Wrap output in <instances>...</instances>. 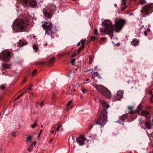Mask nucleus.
<instances>
[{
    "label": "nucleus",
    "mask_w": 153,
    "mask_h": 153,
    "mask_svg": "<svg viewBox=\"0 0 153 153\" xmlns=\"http://www.w3.org/2000/svg\"><path fill=\"white\" fill-rule=\"evenodd\" d=\"M33 139V137L31 136H28L26 140V141L27 143H29Z\"/></svg>",
    "instance_id": "obj_21"
},
{
    "label": "nucleus",
    "mask_w": 153,
    "mask_h": 153,
    "mask_svg": "<svg viewBox=\"0 0 153 153\" xmlns=\"http://www.w3.org/2000/svg\"><path fill=\"white\" fill-rule=\"evenodd\" d=\"M51 132L52 133H53L54 132V131L53 130H51Z\"/></svg>",
    "instance_id": "obj_51"
},
{
    "label": "nucleus",
    "mask_w": 153,
    "mask_h": 153,
    "mask_svg": "<svg viewBox=\"0 0 153 153\" xmlns=\"http://www.w3.org/2000/svg\"><path fill=\"white\" fill-rule=\"evenodd\" d=\"M33 49L35 50L36 49V51L37 49L38 48V47L35 45H34L33 46Z\"/></svg>",
    "instance_id": "obj_32"
},
{
    "label": "nucleus",
    "mask_w": 153,
    "mask_h": 153,
    "mask_svg": "<svg viewBox=\"0 0 153 153\" xmlns=\"http://www.w3.org/2000/svg\"><path fill=\"white\" fill-rule=\"evenodd\" d=\"M36 141H34L33 142V143L32 144H33V145H35L36 144Z\"/></svg>",
    "instance_id": "obj_45"
},
{
    "label": "nucleus",
    "mask_w": 153,
    "mask_h": 153,
    "mask_svg": "<svg viewBox=\"0 0 153 153\" xmlns=\"http://www.w3.org/2000/svg\"><path fill=\"white\" fill-rule=\"evenodd\" d=\"M25 45V44H24L23 43V44H22V45Z\"/></svg>",
    "instance_id": "obj_58"
},
{
    "label": "nucleus",
    "mask_w": 153,
    "mask_h": 153,
    "mask_svg": "<svg viewBox=\"0 0 153 153\" xmlns=\"http://www.w3.org/2000/svg\"><path fill=\"white\" fill-rule=\"evenodd\" d=\"M22 95H23V94H22H22H21L19 96H20H20H22Z\"/></svg>",
    "instance_id": "obj_54"
},
{
    "label": "nucleus",
    "mask_w": 153,
    "mask_h": 153,
    "mask_svg": "<svg viewBox=\"0 0 153 153\" xmlns=\"http://www.w3.org/2000/svg\"><path fill=\"white\" fill-rule=\"evenodd\" d=\"M128 109L130 111V113L131 114H134L135 113L136 111H133V107L131 106H129L128 107Z\"/></svg>",
    "instance_id": "obj_14"
},
{
    "label": "nucleus",
    "mask_w": 153,
    "mask_h": 153,
    "mask_svg": "<svg viewBox=\"0 0 153 153\" xmlns=\"http://www.w3.org/2000/svg\"><path fill=\"white\" fill-rule=\"evenodd\" d=\"M1 89H4V88H5V87L3 85H1Z\"/></svg>",
    "instance_id": "obj_40"
},
{
    "label": "nucleus",
    "mask_w": 153,
    "mask_h": 153,
    "mask_svg": "<svg viewBox=\"0 0 153 153\" xmlns=\"http://www.w3.org/2000/svg\"><path fill=\"white\" fill-rule=\"evenodd\" d=\"M36 69H35L34 70V71H33V75H34L35 74H36Z\"/></svg>",
    "instance_id": "obj_35"
},
{
    "label": "nucleus",
    "mask_w": 153,
    "mask_h": 153,
    "mask_svg": "<svg viewBox=\"0 0 153 153\" xmlns=\"http://www.w3.org/2000/svg\"><path fill=\"white\" fill-rule=\"evenodd\" d=\"M81 42H82V46H80L78 49V51L81 50L83 48H84V40H81Z\"/></svg>",
    "instance_id": "obj_18"
},
{
    "label": "nucleus",
    "mask_w": 153,
    "mask_h": 153,
    "mask_svg": "<svg viewBox=\"0 0 153 153\" xmlns=\"http://www.w3.org/2000/svg\"><path fill=\"white\" fill-rule=\"evenodd\" d=\"M114 5H115V6H117V4H114Z\"/></svg>",
    "instance_id": "obj_56"
},
{
    "label": "nucleus",
    "mask_w": 153,
    "mask_h": 153,
    "mask_svg": "<svg viewBox=\"0 0 153 153\" xmlns=\"http://www.w3.org/2000/svg\"><path fill=\"white\" fill-rule=\"evenodd\" d=\"M10 52L9 51H6L4 53L3 56H1V59L6 60L10 58Z\"/></svg>",
    "instance_id": "obj_11"
},
{
    "label": "nucleus",
    "mask_w": 153,
    "mask_h": 153,
    "mask_svg": "<svg viewBox=\"0 0 153 153\" xmlns=\"http://www.w3.org/2000/svg\"><path fill=\"white\" fill-rule=\"evenodd\" d=\"M125 120L123 117H120L118 121L116 122L120 124H123L124 123Z\"/></svg>",
    "instance_id": "obj_12"
},
{
    "label": "nucleus",
    "mask_w": 153,
    "mask_h": 153,
    "mask_svg": "<svg viewBox=\"0 0 153 153\" xmlns=\"http://www.w3.org/2000/svg\"><path fill=\"white\" fill-rule=\"evenodd\" d=\"M45 45H47V44H45Z\"/></svg>",
    "instance_id": "obj_60"
},
{
    "label": "nucleus",
    "mask_w": 153,
    "mask_h": 153,
    "mask_svg": "<svg viewBox=\"0 0 153 153\" xmlns=\"http://www.w3.org/2000/svg\"><path fill=\"white\" fill-rule=\"evenodd\" d=\"M144 34L145 36H146L147 35V33L146 31H145L144 32Z\"/></svg>",
    "instance_id": "obj_43"
},
{
    "label": "nucleus",
    "mask_w": 153,
    "mask_h": 153,
    "mask_svg": "<svg viewBox=\"0 0 153 153\" xmlns=\"http://www.w3.org/2000/svg\"><path fill=\"white\" fill-rule=\"evenodd\" d=\"M75 61V60L74 59L71 62V63L72 65H74V62Z\"/></svg>",
    "instance_id": "obj_33"
},
{
    "label": "nucleus",
    "mask_w": 153,
    "mask_h": 153,
    "mask_svg": "<svg viewBox=\"0 0 153 153\" xmlns=\"http://www.w3.org/2000/svg\"><path fill=\"white\" fill-rule=\"evenodd\" d=\"M152 121H153V119H152Z\"/></svg>",
    "instance_id": "obj_62"
},
{
    "label": "nucleus",
    "mask_w": 153,
    "mask_h": 153,
    "mask_svg": "<svg viewBox=\"0 0 153 153\" xmlns=\"http://www.w3.org/2000/svg\"><path fill=\"white\" fill-rule=\"evenodd\" d=\"M36 125H31V127L32 128H34L36 127Z\"/></svg>",
    "instance_id": "obj_42"
},
{
    "label": "nucleus",
    "mask_w": 153,
    "mask_h": 153,
    "mask_svg": "<svg viewBox=\"0 0 153 153\" xmlns=\"http://www.w3.org/2000/svg\"><path fill=\"white\" fill-rule=\"evenodd\" d=\"M33 144H31V145L28 148V151L30 152H31L32 151L33 148Z\"/></svg>",
    "instance_id": "obj_22"
},
{
    "label": "nucleus",
    "mask_w": 153,
    "mask_h": 153,
    "mask_svg": "<svg viewBox=\"0 0 153 153\" xmlns=\"http://www.w3.org/2000/svg\"><path fill=\"white\" fill-rule=\"evenodd\" d=\"M91 70L94 73H96V75L98 76V77H99V75L98 73V72H96V71H94L93 70V68H92L91 69Z\"/></svg>",
    "instance_id": "obj_28"
},
{
    "label": "nucleus",
    "mask_w": 153,
    "mask_h": 153,
    "mask_svg": "<svg viewBox=\"0 0 153 153\" xmlns=\"http://www.w3.org/2000/svg\"><path fill=\"white\" fill-rule=\"evenodd\" d=\"M139 42V41L136 39H134L131 42L132 44L134 46H136Z\"/></svg>",
    "instance_id": "obj_15"
},
{
    "label": "nucleus",
    "mask_w": 153,
    "mask_h": 153,
    "mask_svg": "<svg viewBox=\"0 0 153 153\" xmlns=\"http://www.w3.org/2000/svg\"><path fill=\"white\" fill-rule=\"evenodd\" d=\"M24 25L23 21L21 19L15 20L13 22V30H15L16 28L18 29H22L24 27Z\"/></svg>",
    "instance_id": "obj_7"
},
{
    "label": "nucleus",
    "mask_w": 153,
    "mask_h": 153,
    "mask_svg": "<svg viewBox=\"0 0 153 153\" xmlns=\"http://www.w3.org/2000/svg\"><path fill=\"white\" fill-rule=\"evenodd\" d=\"M94 33L95 34L97 35L98 30L97 29H95L94 30Z\"/></svg>",
    "instance_id": "obj_30"
},
{
    "label": "nucleus",
    "mask_w": 153,
    "mask_h": 153,
    "mask_svg": "<svg viewBox=\"0 0 153 153\" xmlns=\"http://www.w3.org/2000/svg\"><path fill=\"white\" fill-rule=\"evenodd\" d=\"M76 141L79 145L82 146L85 143L86 139L84 136L81 135L76 138Z\"/></svg>",
    "instance_id": "obj_8"
},
{
    "label": "nucleus",
    "mask_w": 153,
    "mask_h": 153,
    "mask_svg": "<svg viewBox=\"0 0 153 153\" xmlns=\"http://www.w3.org/2000/svg\"><path fill=\"white\" fill-rule=\"evenodd\" d=\"M89 80V79H86V81H88Z\"/></svg>",
    "instance_id": "obj_52"
},
{
    "label": "nucleus",
    "mask_w": 153,
    "mask_h": 153,
    "mask_svg": "<svg viewBox=\"0 0 153 153\" xmlns=\"http://www.w3.org/2000/svg\"><path fill=\"white\" fill-rule=\"evenodd\" d=\"M36 37V36H33V38L35 39Z\"/></svg>",
    "instance_id": "obj_55"
},
{
    "label": "nucleus",
    "mask_w": 153,
    "mask_h": 153,
    "mask_svg": "<svg viewBox=\"0 0 153 153\" xmlns=\"http://www.w3.org/2000/svg\"><path fill=\"white\" fill-rule=\"evenodd\" d=\"M149 114V113L146 111H142L141 115L142 116H144L145 117H147V115Z\"/></svg>",
    "instance_id": "obj_17"
},
{
    "label": "nucleus",
    "mask_w": 153,
    "mask_h": 153,
    "mask_svg": "<svg viewBox=\"0 0 153 153\" xmlns=\"http://www.w3.org/2000/svg\"><path fill=\"white\" fill-rule=\"evenodd\" d=\"M13 135V136L14 137H15V136H15V135Z\"/></svg>",
    "instance_id": "obj_59"
},
{
    "label": "nucleus",
    "mask_w": 153,
    "mask_h": 153,
    "mask_svg": "<svg viewBox=\"0 0 153 153\" xmlns=\"http://www.w3.org/2000/svg\"><path fill=\"white\" fill-rule=\"evenodd\" d=\"M150 29L148 28V29H147V31H148V32L150 31Z\"/></svg>",
    "instance_id": "obj_48"
},
{
    "label": "nucleus",
    "mask_w": 153,
    "mask_h": 153,
    "mask_svg": "<svg viewBox=\"0 0 153 153\" xmlns=\"http://www.w3.org/2000/svg\"><path fill=\"white\" fill-rule=\"evenodd\" d=\"M20 97V96L19 95V96H18L17 97V98H16V99H19V97Z\"/></svg>",
    "instance_id": "obj_49"
},
{
    "label": "nucleus",
    "mask_w": 153,
    "mask_h": 153,
    "mask_svg": "<svg viewBox=\"0 0 153 153\" xmlns=\"http://www.w3.org/2000/svg\"><path fill=\"white\" fill-rule=\"evenodd\" d=\"M101 103L102 105L104 111L106 114L102 116L98 119L96 121V124H105L108 121L107 115L108 113L106 110L109 107V105L107 102L104 101H101Z\"/></svg>",
    "instance_id": "obj_2"
},
{
    "label": "nucleus",
    "mask_w": 153,
    "mask_h": 153,
    "mask_svg": "<svg viewBox=\"0 0 153 153\" xmlns=\"http://www.w3.org/2000/svg\"><path fill=\"white\" fill-rule=\"evenodd\" d=\"M72 103V100H70L68 102L67 104V110L68 111L71 108L72 106H70V105Z\"/></svg>",
    "instance_id": "obj_16"
},
{
    "label": "nucleus",
    "mask_w": 153,
    "mask_h": 153,
    "mask_svg": "<svg viewBox=\"0 0 153 153\" xmlns=\"http://www.w3.org/2000/svg\"><path fill=\"white\" fill-rule=\"evenodd\" d=\"M153 8V4L150 3L147 5H145L142 7L141 10L142 14L143 17L150 14L152 12Z\"/></svg>",
    "instance_id": "obj_5"
},
{
    "label": "nucleus",
    "mask_w": 153,
    "mask_h": 153,
    "mask_svg": "<svg viewBox=\"0 0 153 153\" xmlns=\"http://www.w3.org/2000/svg\"><path fill=\"white\" fill-rule=\"evenodd\" d=\"M146 126V128L148 129H150L151 128V125H145Z\"/></svg>",
    "instance_id": "obj_29"
},
{
    "label": "nucleus",
    "mask_w": 153,
    "mask_h": 153,
    "mask_svg": "<svg viewBox=\"0 0 153 153\" xmlns=\"http://www.w3.org/2000/svg\"><path fill=\"white\" fill-rule=\"evenodd\" d=\"M125 9V7H122V10H124Z\"/></svg>",
    "instance_id": "obj_47"
},
{
    "label": "nucleus",
    "mask_w": 153,
    "mask_h": 153,
    "mask_svg": "<svg viewBox=\"0 0 153 153\" xmlns=\"http://www.w3.org/2000/svg\"><path fill=\"white\" fill-rule=\"evenodd\" d=\"M95 88L105 97L109 98L111 97L110 91L106 88L101 85H98L95 87Z\"/></svg>",
    "instance_id": "obj_6"
},
{
    "label": "nucleus",
    "mask_w": 153,
    "mask_h": 153,
    "mask_svg": "<svg viewBox=\"0 0 153 153\" xmlns=\"http://www.w3.org/2000/svg\"><path fill=\"white\" fill-rule=\"evenodd\" d=\"M42 130H41V131L40 132H39V135H38V138H39L41 134V132H42Z\"/></svg>",
    "instance_id": "obj_41"
},
{
    "label": "nucleus",
    "mask_w": 153,
    "mask_h": 153,
    "mask_svg": "<svg viewBox=\"0 0 153 153\" xmlns=\"http://www.w3.org/2000/svg\"><path fill=\"white\" fill-rule=\"evenodd\" d=\"M146 2V1L145 0H139V3L140 4H145Z\"/></svg>",
    "instance_id": "obj_24"
},
{
    "label": "nucleus",
    "mask_w": 153,
    "mask_h": 153,
    "mask_svg": "<svg viewBox=\"0 0 153 153\" xmlns=\"http://www.w3.org/2000/svg\"><path fill=\"white\" fill-rule=\"evenodd\" d=\"M76 55V54H73L71 56V57H73L75 56Z\"/></svg>",
    "instance_id": "obj_46"
},
{
    "label": "nucleus",
    "mask_w": 153,
    "mask_h": 153,
    "mask_svg": "<svg viewBox=\"0 0 153 153\" xmlns=\"http://www.w3.org/2000/svg\"><path fill=\"white\" fill-rule=\"evenodd\" d=\"M89 137L92 139H97V135L95 134H91L89 135Z\"/></svg>",
    "instance_id": "obj_20"
},
{
    "label": "nucleus",
    "mask_w": 153,
    "mask_h": 153,
    "mask_svg": "<svg viewBox=\"0 0 153 153\" xmlns=\"http://www.w3.org/2000/svg\"><path fill=\"white\" fill-rule=\"evenodd\" d=\"M106 39V38L105 37H102L101 38V41H103L105 40Z\"/></svg>",
    "instance_id": "obj_39"
},
{
    "label": "nucleus",
    "mask_w": 153,
    "mask_h": 153,
    "mask_svg": "<svg viewBox=\"0 0 153 153\" xmlns=\"http://www.w3.org/2000/svg\"><path fill=\"white\" fill-rule=\"evenodd\" d=\"M2 67L5 69H9L10 68L11 65L7 64H2Z\"/></svg>",
    "instance_id": "obj_13"
},
{
    "label": "nucleus",
    "mask_w": 153,
    "mask_h": 153,
    "mask_svg": "<svg viewBox=\"0 0 153 153\" xmlns=\"http://www.w3.org/2000/svg\"><path fill=\"white\" fill-rule=\"evenodd\" d=\"M125 24V20L123 19H118L117 18L115 19L114 28L115 31L119 32L120 31Z\"/></svg>",
    "instance_id": "obj_4"
},
{
    "label": "nucleus",
    "mask_w": 153,
    "mask_h": 153,
    "mask_svg": "<svg viewBox=\"0 0 153 153\" xmlns=\"http://www.w3.org/2000/svg\"><path fill=\"white\" fill-rule=\"evenodd\" d=\"M97 38L95 36H92L91 38V40H94Z\"/></svg>",
    "instance_id": "obj_38"
},
{
    "label": "nucleus",
    "mask_w": 153,
    "mask_h": 153,
    "mask_svg": "<svg viewBox=\"0 0 153 153\" xmlns=\"http://www.w3.org/2000/svg\"><path fill=\"white\" fill-rule=\"evenodd\" d=\"M92 59L91 58H90V61H92Z\"/></svg>",
    "instance_id": "obj_50"
},
{
    "label": "nucleus",
    "mask_w": 153,
    "mask_h": 153,
    "mask_svg": "<svg viewBox=\"0 0 153 153\" xmlns=\"http://www.w3.org/2000/svg\"><path fill=\"white\" fill-rule=\"evenodd\" d=\"M150 102L151 103H153V94L150 98Z\"/></svg>",
    "instance_id": "obj_31"
},
{
    "label": "nucleus",
    "mask_w": 153,
    "mask_h": 153,
    "mask_svg": "<svg viewBox=\"0 0 153 153\" xmlns=\"http://www.w3.org/2000/svg\"><path fill=\"white\" fill-rule=\"evenodd\" d=\"M22 2L27 6V3L28 1L31 6L34 7L36 6L37 3L35 0H21Z\"/></svg>",
    "instance_id": "obj_9"
},
{
    "label": "nucleus",
    "mask_w": 153,
    "mask_h": 153,
    "mask_svg": "<svg viewBox=\"0 0 153 153\" xmlns=\"http://www.w3.org/2000/svg\"><path fill=\"white\" fill-rule=\"evenodd\" d=\"M141 106L140 105H139L137 107V112H139L141 110Z\"/></svg>",
    "instance_id": "obj_25"
},
{
    "label": "nucleus",
    "mask_w": 153,
    "mask_h": 153,
    "mask_svg": "<svg viewBox=\"0 0 153 153\" xmlns=\"http://www.w3.org/2000/svg\"><path fill=\"white\" fill-rule=\"evenodd\" d=\"M123 92L122 91H118L117 93V96L115 98L116 100H120V98H123Z\"/></svg>",
    "instance_id": "obj_10"
},
{
    "label": "nucleus",
    "mask_w": 153,
    "mask_h": 153,
    "mask_svg": "<svg viewBox=\"0 0 153 153\" xmlns=\"http://www.w3.org/2000/svg\"><path fill=\"white\" fill-rule=\"evenodd\" d=\"M82 92L83 94H85L87 92V90L85 88H82Z\"/></svg>",
    "instance_id": "obj_26"
},
{
    "label": "nucleus",
    "mask_w": 153,
    "mask_h": 153,
    "mask_svg": "<svg viewBox=\"0 0 153 153\" xmlns=\"http://www.w3.org/2000/svg\"><path fill=\"white\" fill-rule=\"evenodd\" d=\"M97 66H96L94 67V69H93V70L94 71H95V70L97 69Z\"/></svg>",
    "instance_id": "obj_37"
},
{
    "label": "nucleus",
    "mask_w": 153,
    "mask_h": 153,
    "mask_svg": "<svg viewBox=\"0 0 153 153\" xmlns=\"http://www.w3.org/2000/svg\"><path fill=\"white\" fill-rule=\"evenodd\" d=\"M125 3V2H124L123 4H124Z\"/></svg>",
    "instance_id": "obj_61"
},
{
    "label": "nucleus",
    "mask_w": 153,
    "mask_h": 153,
    "mask_svg": "<svg viewBox=\"0 0 153 153\" xmlns=\"http://www.w3.org/2000/svg\"><path fill=\"white\" fill-rule=\"evenodd\" d=\"M33 124H34V125H35V124H36V123H34Z\"/></svg>",
    "instance_id": "obj_57"
},
{
    "label": "nucleus",
    "mask_w": 153,
    "mask_h": 153,
    "mask_svg": "<svg viewBox=\"0 0 153 153\" xmlns=\"http://www.w3.org/2000/svg\"><path fill=\"white\" fill-rule=\"evenodd\" d=\"M82 44V42H81H81H79L78 43V45H77V46H79L80 44Z\"/></svg>",
    "instance_id": "obj_44"
},
{
    "label": "nucleus",
    "mask_w": 153,
    "mask_h": 153,
    "mask_svg": "<svg viewBox=\"0 0 153 153\" xmlns=\"http://www.w3.org/2000/svg\"><path fill=\"white\" fill-rule=\"evenodd\" d=\"M45 16L48 17H51V14L50 13H49L47 12H45L44 14Z\"/></svg>",
    "instance_id": "obj_23"
},
{
    "label": "nucleus",
    "mask_w": 153,
    "mask_h": 153,
    "mask_svg": "<svg viewBox=\"0 0 153 153\" xmlns=\"http://www.w3.org/2000/svg\"><path fill=\"white\" fill-rule=\"evenodd\" d=\"M55 60L54 57H53L51 58L50 60V62L51 63H52Z\"/></svg>",
    "instance_id": "obj_27"
},
{
    "label": "nucleus",
    "mask_w": 153,
    "mask_h": 153,
    "mask_svg": "<svg viewBox=\"0 0 153 153\" xmlns=\"http://www.w3.org/2000/svg\"><path fill=\"white\" fill-rule=\"evenodd\" d=\"M91 62H92V61H89V64H91Z\"/></svg>",
    "instance_id": "obj_53"
},
{
    "label": "nucleus",
    "mask_w": 153,
    "mask_h": 153,
    "mask_svg": "<svg viewBox=\"0 0 153 153\" xmlns=\"http://www.w3.org/2000/svg\"><path fill=\"white\" fill-rule=\"evenodd\" d=\"M102 25L104 27V30L102 28H100V31L102 35L105 33L108 35L111 38L113 36V27L111 22L108 19H101Z\"/></svg>",
    "instance_id": "obj_1"
},
{
    "label": "nucleus",
    "mask_w": 153,
    "mask_h": 153,
    "mask_svg": "<svg viewBox=\"0 0 153 153\" xmlns=\"http://www.w3.org/2000/svg\"><path fill=\"white\" fill-rule=\"evenodd\" d=\"M32 84H30L29 86H28L27 88V89H31V87H32Z\"/></svg>",
    "instance_id": "obj_34"
},
{
    "label": "nucleus",
    "mask_w": 153,
    "mask_h": 153,
    "mask_svg": "<svg viewBox=\"0 0 153 153\" xmlns=\"http://www.w3.org/2000/svg\"><path fill=\"white\" fill-rule=\"evenodd\" d=\"M40 105L41 107H42L44 105V102H42L40 104Z\"/></svg>",
    "instance_id": "obj_36"
},
{
    "label": "nucleus",
    "mask_w": 153,
    "mask_h": 153,
    "mask_svg": "<svg viewBox=\"0 0 153 153\" xmlns=\"http://www.w3.org/2000/svg\"><path fill=\"white\" fill-rule=\"evenodd\" d=\"M59 130H61V131L63 130V128L62 125H58V126L57 127L56 131H58Z\"/></svg>",
    "instance_id": "obj_19"
},
{
    "label": "nucleus",
    "mask_w": 153,
    "mask_h": 153,
    "mask_svg": "<svg viewBox=\"0 0 153 153\" xmlns=\"http://www.w3.org/2000/svg\"><path fill=\"white\" fill-rule=\"evenodd\" d=\"M42 27L45 30V34L51 36L52 38H53L55 34L52 29V25L50 22H45L42 25Z\"/></svg>",
    "instance_id": "obj_3"
}]
</instances>
